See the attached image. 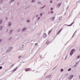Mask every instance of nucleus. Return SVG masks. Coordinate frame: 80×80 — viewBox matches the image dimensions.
Segmentation results:
<instances>
[{
    "label": "nucleus",
    "mask_w": 80,
    "mask_h": 80,
    "mask_svg": "<svg viewBox=\"0 0 80 80\" xmlns=\"http://www.w3.org/2000/svg\"><path fill=\"white\" fill-rule=\"evenodd\" d=\"M13 48V47H10L7 50L6 52L7 53H8L10 51L12 50V49Z\"/></svg>",
    "instance_id": "1"
},
{
    "label": "nucleus",
    "mask_w": 80,
    "mask_h": 80,
    "mask_svg": "<svg viewBox=\"0 0 80 80\" xmlns=\"http://www.w3.org/2000/svg\"><path fill=\"white\" fill-rule=\"evenodd\" d=\"M73 52H75V49H72L70 53V55L72 56V55H73Z\"/></svg>",
    "instance_id": "2"
},
{
    "label": "nucleus",
    "mask_w": 80,
    "mask_h": 80,
    "mask_svg": "<svg viewBox=\"0 0 80 80\" xmlns=\"http://www.w3.org/2000/svg\"><path fill=\"white\" fill-rule=\"evenodd\" d=\"M60 5H61V3H59L58 4L57 6V8H59L60 7Z\"/></svg>",
    "instance_id": "3"
},
{
    "label": "nucleus",
    "mask_w": 80,
    "mask_h": 80,
    "mask_svg": "<svg viewBox=\"0 0 80 80\" xmlns=\"http://www.w3.org/2000/svg\"><path fill=\"white\" fill-rule=\"evenodd\" d=\"M13 32V30L12 29H11L10 30V31L9 33V34L10 35H11L12 33V32Z\"/></svg>",
    "instance_id": "4"
},
{
    "label": "nucleus",
    "mask_w": 80,
    "mask_h": 80,
    "mask_svg": "<svg viewBox=\"0 0 80 80\" xmlns=\"http://www.w3.org/2000/svg\"><path fill=\"white\" fill-rule=\"evenodd\" d=\"M3 29V26H0V30H2Z\"/></svg>",
    "instance_id": "5"
},
{
    "label": "nucleus",
    "mask_w": 80,
    "mask_h": 80,
    "mask_svg": "<svg viewBox=\"0 0 80 80\" xmlns=\"http://www.w3.org/2000/svg\"><path fill=\"white\" fill-rule=\"evenodd\" d=\"M55 17H54L52 18H51V19L52 21L53 22V21H54V19H55Z\"/></svg>",
    "instance_id": "6"
},
{
    "label": "nucleus",
    "mask_w": 80,
    "mask_h": 80,
    "mask_svg": "<svg viewBox=\"0 0 80 80\" xmlns=\"http://www.w3.org/2000/svg\"><path fill=\"white\" fill-rule=\"evenodd\" d=\"M43 37L44 38H46V37H47V34L46 33H44Z\"/></svg>",
    "instance_id": "7"
},
{
    "label": "nucleus",
    "mask_w": 80,
    "mask_h": 80,
    "mask_svg": "<svg viewBox=\"0 0 80 80\" xmlns=\"http://www.w3.org/2000/svg\"><path fill=\"white\" fill-rule=\"evenodd\" d=\"M11 25H12V23H11V22H9L8 23V27H10V26H11Z\"/></svg>",
    "instance_id": "8"
},
{
    "label": "nucleus",
    "mask_w": 80,
    "mask_h": 80,
    "mask_svg": "<svg viewBox=\"0 0 80 80\" xmlns=\"http://www.w3.org/2000/svg\"><path fill=\"white\" fill-rule=\"evenodd\" d=\"M12 37L9 38L8 39V41H10L12 40Z\"/></svg>",
    "instance_id": "9"
},
{
    "label": "nucleus",
    "mask_w": 80,
    "mask_h": 80,
    "mask_svg": "<svg viewBox=\"0 0 80 80\" xmlns=\"http://www.w3.org/2000/svg\"><path fill=\"white\" fill-rule=\"evenodd\" d=\"M27 29V28H24L22 29V32H25V30Z\"/></svg>",
    "instance_id": "10"
},
{
    "label": "nucleus",
    "mask_w": 80,
    "mask_h": 80,
    "mask_svg": "<svg viewBox=\"0 0 80 80\" xmlns=\"http://www.w3.org/2000/svg\"><path fill=\"white\" fill-rule=\"evenodd\" d=\"M74 23V22H72L70 25H68V27H70L71 26H72V24H73V23Z\"/></svg>",
    "instance_id": "11"
},
{
    "label": "nucleus",
    "mask_w": 80,
    "mask_h": 80,
    "mask_svg": "<svg viewBox=\"0 0 80 80\" xmlns=\"http://www.w3.org/2000/svg\"><path fill=\"white\" fill-rule=\"evenodd\" d=\"M73 75H71L70 76V78H69V80H71V79H72V78H73Z\"/></svg>",
    "instance_id": "12"
},
{
    "label": "nucleus",
    "mask_w": 80,
    "mask_h": 80,
    "mask_svg": "<svg viewBox=\"0 0 80 80\" xmlns=\"http://www.w3.org/2000/svg\"><path fill=\"white\" fill-rule=\"evenodd\" d=\"M17 68H18V67H17L16 68H15L13 70V72H15V71H16V70H17Z\"/></svg>",
    "instance_id": "13"
},
{
    "label": "nucleus",
    "mask_w": 80,
    "mask_h": 80,
    "mask_svg": "<svg viewBox=\"0 0 80 80\" xmlns=\"http://www.w3.org/2000/svg\"><path fill=\"white\" fill-rule=\"evenodd\" d=\"M62 29H61V30H59L58 32V34H59V33H60V32H61V31H62Z\"/></svg>",
    "instance_id": "14"
},
{
    "label": "nucleus",
    "mask_w": 80,
    "mask_h": 80,
    "mask_svg": "<svg viewBox=\"0 0 80 80\" xmlns=\"http://www.w3.org/2000/svg\"><path fill=\"white\" fill-rule=\"evenodd\" d=\"M20 40H22L23 39V37H20Z\"/></svg>",
    "instance_id": "15"
},
{
    "label": "nucleus",
    "mask_w": 80,
    "mask_h": 80,
    "mask_svg": "<svg viewBox=\"0 0 80 80\" xmlns=\"http://www.w3.org/2000/svg\"><path fill=\"white\" fill-rule=\"evenodd\" d=\"M35 2V0H32L31 2L32 3H34Z\"/></svg>",
    "instance_id": "16"
},
{
    "label": "nucleus",
    "mask_w": 80,
    "mask_h": 80,
    "mask_svg": "<svg viewBox=\"0 0 80 80\" xmlns=\"http://www.w3.org/2000/svg\"><path fill=\"white\" fill-rule=\"evenodd\" d=\"M30 70V69L29 68H27V69H26V70H25V71L26 72H27V71H29V70Z\"/></svg>",
    "instance_id": "17"
},
{
    "label": "nucleus",
    "mask_w": 80,
    "mask_h": 80,
    "mask_svg": "<svg viewBox=\"0 0 80 80\" xmlns=\"http://www.w3.org/2000/svg\"><path fill=\"white\" fill-rule=\"evenodd\" d=\"M51 77V75H49L47 76V78H50Z\"/></svg>",
    "instance_id": "18"
},
{
    "label": "nucleus",
    "mask_w": 80,
    "mask_h": 80,
    "mask_svg": "<svg viewBox=\"0 0 80 80\" xmlns=\"http://www.w3.org/2000/svg\"><path fill=\"white\" fill-rule=\"evenodd\" d=\"M14 1H15V0H11V2H10L11 3H12V2H14Z\"/></svg>",
    "instance_id": "19"
},
{
    "label": "nucleus",
    "mask_w": 80,
    "mask_h": 80,
    "mask_svg": "<svg viewBox=\"0 0 80 80\" xmlns=\"http://www.w3.org/2000/svg\"><path fill=\"white\" fill-rule=\"evenodd\" d=\"M2 20H0V24H2Z\"/></svg>",
    "instance_id": "20"
},
{
    "label": "nucleus",
    "mask_w": 80,
    "mask_h": 80,
    "mask_svg": "<svg viewBox=\"0 0 80 80\" xmlns=\"http://www.w3.org/2000/svg\"><path fill=\"white\" fill-rule=\"evenodd\" d=\"M52 30H51L50 31H49L48 33V35H49L50 33H51V32H52Z\"/></svg>",
    "instance_id": "21"
},
{
    "label": "nucleus",
    "mask_w": 80,
    "mask_h": 80,
    "mask_svg": "<svg viewBox=\"0 0 80 80\" xmlns=\"http://www.w3.org/2000/svg\"><path fill=\"white\" fill-rule=\"evenodd\" d=\"M71 70H72V69L71 68H69L68 70V72H70V71H71Z\"/></svg>",
    "instance_id": "22"
},
{
    "label": "nucleus",
    "mask_w": 80,
    "mask_h": 80,
    "mask_svg": "<svg viewBox=\"0 0 80 80\" xmlns=\"http://www.w3.org/2000/svg\"><path fill=\"white\" fill-rule=\"evenodd\" d=\"M0 3H3V0H0Z\"/></svg>",
    "instance_id": "23"
},
{
    "label": "nucleus",
    "mask_w": 80,
    "mask_h": 80,
    "mask_svg": "<svg viewBox=\"0 0 80 80\" xmlns=\"http://www.w3.org/2000/svg\"><path fill=\"white\" fill-rule=\"evenodd\" d=\"M62 18V17H60L59 18V20H61Z\"/></svg>",
    "instance_id": "24"
},
{
    "label": "nucleus",
    "mask_w": 80,
    "mask_h": 80,
    "mask_svg": "<svg viewBox=\"0 0 80 80\" xmlns=\"http://www.w3.org/2000/svg\"><path fill=\"white\" fill-rule=\"evenodd\" d=\"M76 32H77V31H75V32H74V33L72 35V37H73V36H74V35H75V33H76Z\"/></svg>",
    "instance_id": "25"
},
{
    "label": "nucleus",
    "mask_w": 80,
    "mask_h": 80,
    "mask_svg": "<svg viewBox=\"0 0 80 80\" xmlns=\"http://www.w3.org/2000/svg\"><path fill=\"white\" fill-rule=\"evenodd\" d=\"M60 71L61 72H63V69H61L60 70Z\"/></svg>",
    "instance_id": "26"
},
{
    "label": "nucleus",
    "mask_w": 80,
    "mask_h": 80,
    "mask_svg": "<svg viewBox=\"0 0 80 80\" xmlns=\"http://www.w3.org/2000/svg\"><path fill=\"white\" fill-rule=\"evenodd\" d=\"M40 15L41 17H42V15H43V13H41L40 14Z\"/></svg>",
    "instance_id": "27"
},
{
    "label": "nucleus",
    "mask_w": 80,
    "mask_h": 80,
    "mask_svg": "<svg viewBox=\"0 0 80 80\" xmlns=\"http://www.w3.org/2000/svg\"><path fill=\"white\" fill-rule=\"evenodd\" d=\"M46 5H44L42 7V8H45V7H46Z\"/></svg>",
    "instance_id": "28"
},
{
    "label": "nucleus",
    "mask_w": 80,
    "mask_h": 80,
    "mask_svg": "<svg viewBox=\"0 0 80 80\" xmlns=\"http://www.w3.org/2000/svg\"><path fill=\"white\" fill-rule=\"evenodd\" d=\"M20 32V29H19L18 30V32Z\"/></svg>",
    "instance_id": "29"
},
{
    "label": "nucleus",
    "mask_w": 80,
    "mask_h": 80,
    "mask_svg": "<svg viewBox=\"0 0 80 80\" xmlns=\"http://www.w3.org/2000/svg\"><path fill=\"white\" fill-rule=\"evenodd\" d=\"M67 56H68V55H66V56L65 57V60H66V59H67Z\"/></svg>",
    "instance_id": "30"
},
{
    "label": "nucleus",
    "mask_w": 80,
    "mask_h": 80,
    "mask_svg": "<svg viewBox=\"0 0 80 80\" xmlns=\"http://www.w3.org/2000/svg\"><path fill=\"white\" fill-rule=\"evenodd\" d=\"M38 4H41V2H38Z\"/></svg>",
    "instance_id": "31"
},
{
    "label": "nucleus",
    "mask_w": 80,
    "mask_h": 80,
    "mask_svg": "<svg viewBox=\"0 0 80 80\" xmlns=\"http://www.w3.org/2000/svg\"><path fill=\"white\" fill-rule=\"evenodd\" d=\"M49 43V41H48L46 42V44H48Z\"/></svg>",
    "instance_id": "32"
},
{
    "label": "nucleus",
    "mask_w": 80,
    "mask_h": 80,
    "mask_svg": "<svg viewBox=\"0 0 80 80\" xmlns=\"http://www.w3.org/2000/svg\"><path fill=\"white\" fill-rule=\"evenodd\" d=\"M43 8L42 7H41V8H40V10H42V9H43Z\"/></svg>",
    "instance_id": "33"
},
{
    "label": "nucleus",
    "mask_w": 80,
    "mask_h": 80,
    "mask_svg": "<svg viewBox=\"0 0 80 80\" xmlns=\"http://www.w3.org/2000/svg\"><path fill=\"white\" fill-rule=\"evenodd\" d=\"M22 57L21 56H20L18 57V58L19 59Z\"/></svg>",
    "instance_id": "34"
},
{
    "label": "nucleus",
    "mask_w": 80,
    "mask_h": 80,
    "mask_svg": "<svg viewBox=\"0 0 80 80\" xmlns=\"http://www.w3.org/2000/svg\"><path fill=\"white\" fill-rule=\"evenodd\" d=\"M77 64H76L74 66V67H77Z\"/></svg>",
    "instance_id": "35"
},
{
    "label": "nucleus",
    "mask_w": 80,
    "mask_h": 80,
    "mask_svg": "<svg viewBox=\"0 0 80 80\" xmlns=\"http://www.w3.org/2000/svg\"><path fill=\"white\" fill-rule=\"evenodd\" d=\"M14 65V64H12L11 67L10 68H12V67H13Z\"/></svg>",
    "instance_id": "36"
},
{
    "label": "nucleus",
    "mask_w": 80,
    "mask_h": 80,
    "mask_svg": "<svg viewBox=\"0 0 80 80\" xmlns=\"http://www.w3.org/2000/svg\"><path fill=\"white\" fill-rule=\"evenodd\" d=\"M27 22H28V23L30 22V20H28L27 21Z\"/></svg>",
    "instance_id": "37"
},
{
    "label": "nucleus",
    "mask_w": 80,
    "mask_h": 80,
    "mask_svg": "<svg viewBox=\"0 0 80 80\" xmlns=\"http://www.w3.org/2000/svg\"><path fill=\"white\" fill-rule=\"evenodd\" d=\"M78 63H79V62H76V65H78Z\"/></svg>",
    "instance_id": "38"
},
{
    "label": "nucleus",
    "mask_w": 80,
    "mask_h": 80,
    "mask_svg": "<svg viewBox=\"0 0 80 80\" xmlns=\"http://www.w3.org/2000/svg\"><path fill=\"white\" fill-rule=\"evenodd\" d=\"M80 58V55H79L77 57V58Z\"/></svg>",
    "instance_id": "39"
},
{
    "label": "nucleus",
    "mask_w": 80,
    "mask_h": 80,
    "mask_svg": "<svg viewBox=\"0 0 80 80\" xmlns=\"http://www.w3.org/2000/svg\"><path fill=\"white\" fill-rule=\"evenodd\" d=\"M1 42H2V40L0 39V43H1Z\"/></svg>",
    "instance_id": "40"
},
{
    "label": "nucleus",
    "mask_w": 80,
    "mask_h": 80,
    "mask_svg": "<svg viewBox=\"0 0 80 80\" xmlns=\"http://www.w3.org/2000/svg\"><path fill=\"white\" fill-rule=\"evenodd\" d=\"M2 68V66H0V70H1Z\"/></svg>",
    "instance_id": "41"
},
{
    "label": "nucleus",
    "mask_w": 80,
    "mask_h": 80,
    "mask_svg": "<svg viewBox=\"0 0 80 80\" xmlns=\"http://www.w3.org/2000/svg\"><path fill=\"white\" fill-rule=\"evenodd\" d=\"M38 44V43H36L35 44V46H37V44Z\"/></svg>",
    "instance_id": "42"
},
{
    "label": "nucleus",
    "mask_w": 80,
    "mask_h": 80,
    "mask_svg": "<svg viewBox=\"0 0 80 80\" xmlns=\"http://www.w3.org/2000/svg\"><path fill=\"white\" fill-rule=\"evenodd\" d=\"M51 13H52V14L53 13V11H51Z\"/></svg>",
    "instance_id": "43"
},
{
    "label": "nucleus",
    "mask_w": 80,
    "mask_h": 80,
    "mask_svg": "<svg viewBox=\"0 0 80 80\" xmlns=\"http://www.w3.org/2000/svg\"><path fill=\"white\" fill-rule=\"evenodd\" d=\"M50 3H52V1H50Z\"/></svg>",
    "instance_id": "44"
},
{
    "label": "nucleus",
    "mask_w": 80,
    "mask_h": 80,
    "mask_svg": "<svg viewBox=\"0 0 80 80\" xmlns=\"http://www.w3.org/2000/svg\"><path fill=\"white\" fill-rule=\"evenodd\" d=\"M51 10H53V8H51Z\"/></svg>",
    "instance_id": "45"
},
{
    "label": "nucleus",
    "mask_w": 80,
    "mask_h": 80,
    "mask_svg": "<svg viewBox=\"0 0 80 80\" xmlns=\"http://www.w3.org/2000/svg\"><path fill=\"white\" fill-rule=\"evenodd\" d=\"M40 17H38V20H39L40 19Z\"/></svg>",
    "instance_id": "46"
},
{
    "label": "nucleus",
    "mask_w": 80,
    "mask_h": 80,
    "mask_svg": "<svg viewBox=\"0 0 80 80\" xmlns=\"http://www.w3.org/2000/svg\"><path fill=\"white\" fill-rule=\"evenodd\" d=\"M6 20H7V19H8V18H7V17H6Z\"/></svg>",
    "instance_id": "47"
},
{
    "label": "nucleus",
    "mask_w": 80,
    "mask_h": 80,
    "mask_svg": "<svg viewBox=\"0 0 80 80\" xmlns=\"http://www.w3.org/2000/svg\"><path fill=\"white\" fill-rule=\"evenodd\" d=\"M56 67H57V66H56L55 68H54L53 69V70H54V69H55V68H56Z\"/></svg>",
    "instance_id": "48"
},
{
    "label": "nucleus",
    "mask_w": 80,
    "mask_h": 80,
    "mask_svg": "<svg viewBox=\"0 0 80 80\" xmlns=\"http://www.w3.org/2000/svg\"><path fill=\"white\" fill-rule=\"evenodd\" d=\"M38 16V15H37L36 16V17H37Z\"/></svg>",
    "instance_id": "49"
},
{
    "label": "nucleus",
    "mask_w": 80,
    "mask_h": 80,
    "mask_svg": "<svg viewBox=\"0 0 80 80\" xmlns=\"http://www.w3.org/2000/svg\"><path fill=\"white\" fill-rule=\"evenodd\" d=\"M68 7H67V10H68Z\"/></svg>",
    "instance_id": "50"
},
{
    "label": "nucleus",
    "mask_w": 80,
    "mask_h": 80,
    "mask_svg": "<svg viewBox=\"0 0 80 80\" xmlns=\"http://www.w3.org/2000/svg\"><path fill=\"white\" fill-rule=\"evenodd\" d=\"M18 4H19V2H18Z\"/></svg>",
    "instance_id": "51"
},
{
    "label": "nucleus",
    "mask_w": 80,
    "mask_h": 80,
    "mask_svg": "<svg viewBox=\"0 0 80 80\" xmlns=\"http://www.w3.org/2000/svg\"><path fill=\"white\" fill-rule=\"evenodd\" d=\"M48 13H49V14H50V12H48Z\"/></svg>",
    "instance_id": "52"
},
{
    "label": "nucleus",
    "mask_w": 80,
    "mask_h": 80,
    "mask_svg": "<svg viewBox=\"0 0 80 80\" xmlns=\"http://www.w3.org/2000/svg\"><path fill=\"white\" fill-rule=\"evenodd\" d=\"M67 75H68V74H67Z\"/></svg>",
    "instance_id": "53"
},
{
    "label": "nucleus",
    "mask_w": 80,
    "mask_h": 80,
    "mask_svg": "<svg viewBox=\"0 0 80 80\" xmlns=\"http://www.w3.org/2000/svg\"><path fill=\"white\" fill-rule=\"evenodd\" d=\"M36 23H37V22H36V23H35V24H36Z\"/></svg>",
    "instance_id": "54"
},
{
    "label": "nucleus",
    "mask_w": 80,
    "mask_h": 80,
    "mask_svg": "<svg viewBox=\"0 0 80 80\" xmlns=\"http://www.w3.org/2000/svg\"><path fill=\"white\" fill-rule=\"evenodd\" d=\"M23 46H24V45H23Z\"/></svg>",
    "instance_id": "55"
},
{
    "label": "nucleus",
    "mask_w": 80,
    "mask_h": 80,
    "mask_svg": "<svg viewBox=\"0 0 80 80\" xmlns=\"http://www.w3.org/2000/svg\"><path fill=\"white\" fill-rule=\"evenodd\" d=\"M7 31H8V29H7Z\"/></svg>",
    "instance_id": "56"
},
{
    "label": "nucleus",
    "mask_w": 80,
    "mask_h": 80,
    "mask_svg": "<svg viewBox=\"0 0 80 80\" xmlns=\"http://www.w3.org/2000/svg\"><path fill=\"white\" fill-rule=\"evenodd\" d=\"M22 47V48H23V47Z\"/></svg>",
    "instance_id": "57"
},
{
    "label": "nucleus",
    "mask_w": 80,
    "mask_h": 80,
    "mask_svg": "<svg viewBox=\"0 0 80 80\" xmlns=\"http://www.w3.org/2000/svg\"><path fill=\"white\" fill-rule=\"evenodd\" d=\"M40 57H41V56H40Z\"/></svg>",
    "instance_id": "58"
}]
</instances>
